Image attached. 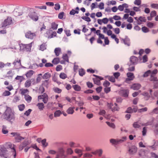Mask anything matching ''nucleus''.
<instances>
[{"label": "nucleus", "instance_id": "nucleus-1", "mask_svg": "<svg viewBox=\"0 0 158 158\" xmlns=\"http://www.w3.org/2000/svg\"><path fill=\"white\" fill-rule=\"evenodd\" d=\"M32 43L29 44H25L17 42L14 44V48L15 49H19L21 51L30 52L32 45Z\"/></svg>", "mask_w": 158, "mask_h": 158}, {"label": "nucleus", "instance_id": "nucleus-2", "mask_svg": "<svg viewBox=\"0 0 158 158\" xmlns=\"http://www.w3.org/2000/svg\"><path fill=\"white\" fill-rule=\"evenodd\" d=\"M4 118L7 120L10 121L15 119L14 111L10 108L7 107L3 115Z\"/></svg>", "mask_w": 158, "mask_h": 158}, {"label": "nucleus", "instance_id": "nucleus-3", "mask_svg": "<svg viewBox=\"0 0 158 158\" xmlns=\"http://www.w3.org/2000/svg\"><path fill=\"white\" fill-rule=\"evenodd\" d=\"M157 69H155L151 72V71L148 70L144 74V77H147L149 74H150L151 77V80L152 81H156L157 78L155 77V75L157 73Z\"/></svg>", "mask_w": 158, "mask_h": 158}, {"label": "nucleus", "instance_id": "nucleus-4", "mask_svg": "<svg viewBox=\"0 0 158 158\" xmlns=\"http://www.w3.org/2000/svg\"><path fill=\"white\" fill-rule=\"evenodd\" d=\"M67 54H63L62 56L63 60H62L60 61L61 64H64L65 62H69L68 55L70 56L71 54V52L70 51H68Z\"/></svg>", "mask_w": 158, "mask_h": 158}, {"label": "nucleus", "instance_id": "nucleus-5", "mask_svg": "<svg viewBox=\"0 0 158 158\" xmlns=\"http://www.w3.org/2000/svg\"><path fill=\"white\" fill-rule=\"evenodd\" d=\"M41 99H42L44 103H47L48 100V97L47 94L46 93H44L43 95L39 96L38 97V100Z\"/></svg>", "mask_w": 158, "mask_h": 158}, {"label": "nucleus", "instance_id": "nucleus-6", "mask_svg": "<svg viewBox=\"0 0 158 158\" xmlns=\"http://www.w3.org/2000/svg\"><path fill=\"white\" fill-rule=\"evenodd\" d=\"M12 23V20L10 17H8L2 23V27H5L11 24Z\"/></svg>", "mask_w": 158, "mask_h": 158}, {"label": "nucleus", "instance_id": "nucleus-7", "mask_svg": "<svg viewBox=\"0 0 158 158\" xmlns=\"http://www.w3.org/2000/svg\"><path fill=\"white\" fill-rule=\"evenodd\" d=\"M108 22L109 19L106 18H104L102 19H98L97 20L98 23L100 25H102V24H106L108 23Z\"/></svg>", "mask_w": 158, "mask_h": 158}, {"label": "nucleus", "instance_id": "nucleus-8", "mask_svg": "<svg viewBox=\"0 0 158 158\" xmlns=\"http://www.w3.org/2000/svg\"><path fill=\"white\" fill-rule=\"evenodd\" d=\"M11 134L15 137V139L17 141L19 142L24 139V138L20 136L19 134L17 133H11Z\"/></svg>", "mask_w": 158, "mask_h": 158}, {"label": "nucleus", "instance_id": "nucleus-9", "mask_svg": "<svg viewBox=\"0 0 158 158\" xmlns=\"http://www.w3.org/2000/svg\"><path fill=\"white\" fill-rule=\"evenodd\" d=\"M35 36V33H32L30 31L27 32L25 34L26 38L31 39H33Z\"/></svg>", "mask_w": 158, "mask_h": 158}, {"label": "nucleus", "instance_id": "nucleus-10", "mask_svg": "<svg viewBox=\"0 0 158 158\" xmlns=\"http://www.w3.org/2000/svg\"><path fill=\"white\" fill-rule=\"evenodd\" d=\"M102 29L103 30V32L104 33L107 34V35L108 36L111 35V33H112L111 30H108L107 27L105 26L103 27L102 28Z\"/></svg>", "mask_w": 158, "mask_h": 158}, {"label": "nucleus", "instance_id": "nucleus-11", "mask_svg": "<svg viewBox=\"0 0 158 158\" xmlns=\"http://www.w3.org/2000/svg\"><path fill=\"white\" fill-rule=\"evenodd\" d=\"M127 76L128 78H127L126 80V82H128V80H132L134 78V76L133 73H127Z\"/></svg>", "mask_w": 158, "mask_h": 158}, {"label": "nucleus", "instance_id": "nucleus-12", "mask_svg": "<svg viewBox=\"0 0 158 158\" xmlns=\"http://www.w3.org/2000/svg\"><path fill=\"white\" fill-rule=\"evenodd\" d=\"M108 106L110 107V108L113 111L118 110V107L117 105L115 103L110 105L109 104H108Z\"/></svg>", "mask_w": 158, "mask_h": 158}, {"label": "nucleus", "instance_id": "nucleus-13", "mask_svg": "<svg viewBox=\"0 0 158 158\" xmlns=\"http://www.w3.org/2000/svg\"><path fill=\"white\" fill-rule=\"evenodd\" d=\"M141 87V85L139 84H134L131 86V88L134 90H138Z\"/></svg>", "mask_w": 158, "mask_h": 158}, {"label": "nucleus", "instance_id": "nucleus-14", "mask_svg": "<svg viewBox=\"0 0 158 158\" xmlns=\"http://www.w3.org/2000/svg\"><path fill=\"white\" fill-rule=\"evenodd\" d=\"M137 148L135 146L131 147L129 150V152L131 154H133L135 153L137 151Z\"/></svg>", "mask_w": 158, "mask_h": 158}, {"label": "nucleus", "instance_id": "nucleus-15", "mask_svg": "<svg viewBox=\"0 0 158 158\" xmlns=\"http://www.w3.org/2000/svg\"><path fill=\"white\" fill-rule=\"evenodd\" d=\"M123 139L122 140H116L114 139H111L110 140V142L113 144H116L118 143V142H120L121 141H123L124 140H125L126 139V137H124L123 138Z\"/></svg>", "mask_w": 158, "mask_h": 158}, {"label": "nucleus", "instance_id": "nucleus-16", "mask_svg": "<svg viewBox=\"0 0 158 158\" xmlns=\"http://www.w3.org/2000/svg\"><path fill=\"white\" fill-rule=\"evenodd\" d=\"M34 73V71L32 70H30L27 72L25 75L27 78H30Z\"/></svg>", "mask_w": 158, "mask_h": 158}, {"label": "nucleus", "instance_id": "nucleus-17", "mask_svg": "<svg viewBox=\"0 0 158 158\" xmlns=\"http://www.w3.org/2000/svg\"><path fill=\"white\" fill-rule=\"evenodd\" d=\"M8 146L10 148L13 150V152L14 153V158H15L16 156L15 151V145L11 143H7Z\"/></svg>", "mask_w": 158, "mask_h": 158}, {"label": "nucleus", "instance_id": "nucleus-18", "mask_svg": "<svg viewBox=\"0 0 158 158\" xmlns=\"http://www.w3.org/2000/svg\"><path fill=\"white\" fill-rule=\"evenodd\" d=\"M8 146L10 148L13 150V152L14 153V158H15L16 156L15 151V145L11 143H7Z\"/></svg>", "mask_w": 158, "mask_h": 158}, {"label": "nucleus", "instance_id": "nucleus-19", "mask_svg": "<svg viewBox=\"0 0 158 158\" xmlns=\"http://www.w3.org/2000/svg\"><path fill=\"white\" fill-rule=\"evenodd\" d=\"M138 60L137 58L135 56H132L131 57L130 61L132 64L136 63Z\"/></svg>", "mask_w": 158, "mask_h": 158}, {"label": "nucleus", "instance_id": "nucleus-20", "mask_svg": "<svg viewBox=\"0 0 158 158\" xmlns=\"http://www.w3.org/2000/svg\"><path fill=\"white\" fill-rule=\"evenodd\" d=\"M54 52L56 56H58L61 52V49L60 48H57L54 50Z\"/></svg>", "mask_w": 158, "mask_h": 158}, {"label": "nucleus", "instance_id": "nucleus-21", "mask_svg": "<svg viewBox=\"0 0 158 158\" xmlns=\"http://www.w3.org/2000/svg\"><path fill=\"white\" fill-rule=\"evenodd\" d=\"M110 36L111 38L112 39H114L115 41L116 42L117 44H118L119 42V40L118 39L117 37L114 34H113L112 33H111V35H110Z\"/></svg>", "mask_w": 158, "mask_h": 158}, {"label": "nucleus", "instance_id": "nucleus-22", "mask_svg": "<svg viewBox=\"0 0 158 158\" xmlns=\"http://www.w3.org/2000/svg\"><path fill=\"white\" fill-rule=\"evenodd\" d=\"M79 9L78 7H77L76 8L75 10L73 9L70 12V14L71 15H74L75 14H78V11Z\"/></svg>", "mask_w": 158, "mask_h": 158}, {"label": "nucleus", "instance_id": "nucleus-23", "mask_svg": "<svg viewBox=\"0 0 158 158\" xmlns=\"http://www.w3.org/2000/svg\"><path fill=\"white\" fill-rule=\"evenodd\" d=\"M60 61V59L58 57L54 58L52 61V62L54 64H58Z\"/></svg>", "mask_w": 158, "mask_h": 158}, {"label": "nucleus", "instance_id": "nucleus-24", "mask_svg": "<svg viewBox=\"0 0 158 158\" xmlns=\"http://www.w3.org/2000/svg\"><path fill=\"white\" fill-rule=\"evenodd\" d=\"M75 152L78 154L79 157H80L82 155V151L79 149H76L75 150Z\"/></svg>", "mask_w": 158, "mask_h": 158}, {"label": "nucleus", "instance_id": "nucleus-25", "mask_svg": "<svg viewBox=\"0 0 158 158\" xmlns=\"http://www.w3.org/2000/svg\"><path fill=\"white\" fill-rule=\"evenodd\" d=\"M116 2L114 0L108 1L106 2L107 5L110 6L111 5H114L116 4Z\"/></svg>", "mask_w": 158, "mask_h": 158}, {"label": "nucleus", "instance_id": "nucleus-26", "mask_svg": "<svg viewBox=\"0 0 158 158\" xmlns=\"http://www.w3.org/2000/svg\"><path fill=\"white\" fill-rule=\"evenodd\" d=\"M74 107H69L67 110V113L68 114H72L74 112Z\"/></svg>", "mask_w": 158, "mask_h": 158}, {"label": "nucleus", "instance_id": "nucleus-27", "mask_svg": "<svg viewBox=\"0 0 158 158\" xmlns=\"http://www.w3.org/2000/svg\"><path fill=\"white\" fill-rule=\"evenodd\" d=\"M102 151L100 149L98 150H97L95 151L94 152H92V154H97L100 156L102 154Z\"/></svg>", "mask_w": 158, "mask_h": 158}, {"label": "nucleus", "instance_id": "nucleus-28", "mask_svg": "<svg viewBox=\"0 0 158 158\" xmlns=\"http://www.w3.org/2000/svg\"><path fill=\"white\" fill-rule=\"evenodd\" d=\"M25 105L23 104H22L18 106V107L19 110L20 111H22L24 110L25 108Z\"/></svg>", "mask_w": 158, "mask_h": 158}, {"label": "nucleus", "instance_id": "nucleus-29", "mask_svg": "<svg viewBox=\"0 0 158 158\" xmlns=\"http://www.w3.org/2000/svg\"><path fill=\"white\" fill-rule=\"evenodd\" d=\"M25 98L26 100L29 102L31 101L32 99L31 97L28 95H25Z\"/></svg>", "mask_w": 158, "mask_h": 158}, {"label": "nucleus", "instance_id": "nucleus-30", "mask_svg": "<svg viewBox=\"0 0 158 158\" xmlns=\"http://www.w3.org/2000/svg\"><path fill=\"white\" fill-rule=\"evenodd\" d=\"M58 26V25L55 22L52 23L51 24L52 28L54 30L57 29Z\"/></svg>", "mask_w": 158, "mask_h": 158}, {"label": "nucleus", "instance_id": "nucleus-31", "mask_svg": "<svg viewBox=\"0 0 158 158\" xmlns=\"http://www.w3.org/2000/svg\"><path fill=\"white\" fill-rule=\"evenodd\" d=\"M46 49V45L44 44H42L40 46V49L42 51H44Z\"/></svg>", "mask_w": 158, "mask_h": 158}, {"label": "nucleus", "instance_id": "nucleus-32", "mask_svg": "<svg viewBox=\"0 0 158 158\" xmlns=\"http://www.w3.org/2000/svg\"><path fill=\"white\" fill-rule=\"evenodd\" d=\"M74 89L76 91H79L81 90V88L80 86L78 85H75L73 86Z\"/></svg>", "mask_w": 158, "mask_h": 158}, {"label": "nucleus", "instance_id": "nucleus-33", "mask_svg": "<svg viewBox=\"0 0 158 158\" xmlns=\"http://www.w3.org/2000/svg\"><path fill=\"white\" fill-rule=\"evenodd\" d=\"M50 77V75L48 73H45L43 77V78L44 79H48Z\"/></svg>", "mask_w": 158, "mask_h": 158}, {"label": "nucleus", "instance_id": "nucleus-34", "mask_svg": "<svg viewBox=\"0 0 158 158\" xmlns=\"http://www.w3.org/2000/svg\"><path fill=\"white\" fill-rule=\"evenodd\" d=\"M123 96L124 97H127L128 96L129 91L128 90H124L123 91Z\"/></svg>", "mask_w": 158, "mask_h": 158}, {"label": "nucleus", "instance_id": "nucleus-35", "mask_svg": "<svg viewBox=\"0 0 158 158\" xmlns=\"http://www.w3.org/2000/svg\"><path fill=\"white\" fill-rule=\"evenodd\" d=\"M60 77L61 78L64 79L67 77V76L65 73H61L60 74Z\"/></svg>", "mask_w": 158, "mask_h": 158}, {"label": "nucleus", "instance_id": "nucleus-36", "mask_svg": "<svg viewBox=\"0 0 158 158\" xmlns=\"http://www.w3.org/2000/svg\"><path fill=\"white\" fill-rule=\"evenodd\" d=\"M37 106L38 107L39 109L41 110H42L44 108V105L42 103H38Z\"/></svg>", "mask_w": 158, "mask_h": 158}, {"label": "nucleus", "instance_id": "nucleus-37", "mask_svg": "<svg viewBox=\"0 0 158 158\" xmlns=\"http://www.w3.org/2000/svg\"><path fill=\"white\" fill-rule=\"evenodd\" d=\"M10 92L6 90L3 93L2 95L4 96H8L10 95Z\"/></svg>", "mask_w": 158, "mask_h": 158}, {"label": "nucleus", "instance_id": "nucleus-38", "mask_svg": "<svg viewBox=\"0 0 158 158\" xmlns=\"http://www.w3.org/2000/svg\"><path fill=\"white\" fill-rule=\"evenodd\" d=\"M85 72L84 70L83 69H80L79 71V74L81 76H83L85 74Z\"/></svg>", "mask_w": 158, "mask_h": 158}, {"label": "nucleus", "instance_id": "nucleus-39", "mask_svg": "<svg viewBox=\"0 0 158 158\" xmlns=\"http://www.w3.org/2000/svg\"><path fill=\"white\" fill-rule=\"evenodd\" d=\"M53 90L55 92L58 93H60L62 91L61 89L57 87L54 88Z\"/></svg>", "mask_w": 158, "mask_h": 158}, {"label": "nucleus", "instance_id": "nucleus-40", "mask_svg": "<svg viewBox=\"0 0 158 158\" xmlns=\"http://www.w3.org/2000/svg\"><path fill=\"white\" fill-rule=\"evenodd\" d=\"M31 81L30 80H28L26 81L25 84V86L26 87H29L31 85Z\"/></svg>", "mask_w": 158, "mask_h": 158}, {"label": "nucleus", "instance_id": "nucleus-41", "mask_svg": "<svg viewBox=\"0 0 158 158\" xmlns=\"http://www.w3.org/2000/svg\"><path fill=\"white\" fill-rule=\"evenodd\" d=\"M14 64L15 65H18V66H20L21 65V62L20 60L15 61Z\"/></svg>", "mask_w": 158, "mask_h": 158}, {"label": "nucleus", "instance_id": "nucleus-42", "mask_svg": "<svg viewBox=\"0 0 158 158\" xmlns=\"http://www.w3.org/2000/svg\"><path fill=\"white\" fill-rule=\"evenodd\" d=\"M104 4L103 2H100L98 5V7L101 10H102L104 9Z\"/></svg>", "mask_w": 158, "mask_h": 158}, {"label": "nucleus", "instance_id": "nucleus-43", "mask_svg": "<svg viewBox=\"0 0 158 158\" xmlns=\"http://www.w3.org/2000/svg\"><path fill=\"white\" fill-rule=\"evenodd\" d=\"M61 114V112L60 110H57L54 113V116L55 117H58Z\"/></svg>", "mask_w": 158, "mask_h": 158}, {"label": "nucleus", "instance_id": "nucleus-44", "mask_svg": "<svg viewBox=\"0 0 158 158\" xmlns=\"http://www.w3.org/2000/svg\"><path fill=\"white\" fill-rule=\"evenodd\" d=\"M81 18L87 22H90L91 21L90 18L87 16H82L81 17Z\"/></svg>", "mask_w": 158, "mask_h": 158}, {"label": "nucleus", "instance_id": "nucleus-45", "mask_svg": "<svg viewBox=\"0 0 158 158\" xmlns=\"http://www.w3.org/2000/svg\"><path fill=\"white\" fill-rule=\"evenodd\" d=\"M64 152L63 151L60 153V155L56 158H64L65 156L63 155Z\"/></svg>", "mask_w": 158, "mask_h": 158}, {"label": "nucleus", "instance_id": "nucleus-46", "mask_svg": "<svg viewBox=\"0 0 158 158\" xmlns=\"http://www.w3.org/2000/svg\"><path fill=\"white\" fill-rule=\"evenodd\" d=\"M114 33L117 34H119L120 32V30L118 28H116L114 29Z\"/></svg>", "mask_w": 158, "mask_h": 158}, {"label": "nucleus", "instance_id": "nucleus-47", "mask_svg": "<svg viewBox=\"0 0 158 158\" xmlns=\"http://www.w3.org/2000/svg\"><path fill=\"white\" fill-rule=\"evenodd\" d=\"M113 19L114 20H118L121 19V17L118 15H115L113 16Z\"/></svg>", "mask_w": 158, "mask_h": 158}, {"label": "nucleus", "instance_id": "nucleus-48", "mask_svg": "<svg viewBox=\"0 0 158 158\" xmlns=\"http://www.w3.org/2000/svg\"><path fill=\"white\" fill-rule=\"evenodd\" d=\"M62 69V67L60 65H59L56 66V71H60Z\"/></svg>", "mask_w": 158, "mask_h": 158}, {"label": "nucleus", "instance_id": "nucleus-49", "mask_svg": "<svg viewBox=\"0 0 158 158\" xmlns=\"http://www.w3.org/2000/svg\"><path fill=\"white\" fill-rule=\"evenodd\" d=\"M15 79L17 80H19L20 81H22L23 80V77L22 76H17L16 78Z\"/></svg>", "mask_w": 158, "mask_h": 158}, {"label": "nucleus", "instance_id": "nucleus-50", "mask_svg": "<svg viewBox=\"0 0 158 158\" xmlns=\"http://www.w3.org/2000/svg\"><path fill=\"white\" fill-rule=\"evenodd\" d=\"M104 42L106 45H108L109 43V41L107 37H106L104 39Z\"/></svg>", "mask_w": 158, "mask_h": 158}, {"label": "nucleus", "instance_id": "nucleus-51", "mask_svg": "<svg viewBox=\"0 0 158 158\" xmlns=\"http://www.w3.org/2000/svg\"><path fill=\"white\" fill-rule=\"evenodd\" d=\"M113 75L117 79L120 76V73L118 72L115 73H113Z\"/></svg>", "mask_w": 158, "mask_h": 158}, {"label": "nucleus", "instance_id": "nucleus-52", "mask_svg": "<svg viewBox=\"0 0 158 158\" xmlns=\"http://www.w3.org/2000/svg\"><path fill=\"white\" fill-rule=\"evenodd\" d=\"M54 8L56 10H59L60 8V6L59 4H56Z\"/></svg>", "mask_w": 158, "mask_h": 158}, {"label": "nucleus", "instance_id": "nucleus-53", "mask_svg": "<svg viewBox=\"0 0 158 158\" xmlns=\"http://www.w3.org/2000/svg\"><path fill=\"white\" fill-rule=\"evenodd\" d=\"M134 4L137 5H139L141 4V0H135L134 2Z\"/></svg>", "mask_w": 158, "mask_h": 158}, {"label": "nucleus", "instance_id": "nucleus-54", "mask_svg": "<svg viewBox=\"0 0 158 158\" xmlns=\"http://www.w3.org/2000/svg\"><path fill=\"white\" fill-rule=\"evenodd\" d=\"M64 16V13L63 12L60 13L58 15V18L60 19H62Z\"/></svg>", "mask_w": 158, "mask_h": 158}, {"label": "nucleus", "instance_id": "nucleus-55", "mask_svg": "<svg viewBox=\"0 0 158 158\" xmlns=\"http://www.w3.org/2000/svg\"><path fill=\"white\" fill-rule=\"evenodd\" d=\"M41 142L43 146L46 147L47 145V143L46 142V140L45 139H44L42 140Z\"/></svg>", "mask_w": 158, "mask_h": 158}, {"label": "nucleus", "instance_id": "nucleus-56", "mask_svg": "<svg viewBox=\"0 0 158 158\" xmlns=\"http://www.w3.org/2000/svg\"><path fill=\"white\" fill-rule=\"evenodd\" d=\"M133 126L134 128H138L140 127V125L137 122H135L133 124Z\"/></svg>", "mask_w": 158, "mask_h": 158}, {"label": "nucleus", "instance_id": "nucleus-57", "mask_svg": "<svg viewBox=\"0 0 158 158\" xmlns=\"http://www.w3.org/2000/svg\"><path fill=\"white\" fill-rule=\"evenodd\" d=\"M46 67H50L53 66V64L50 63H47L44 65Z\"/></svg>", "mask_w": 158, "mask_h": 158}, {"label": "nucleus", "instance_id": "nucleus-58", "mask_svg": "<svg viewBox=\"0 0 158 158\" xmlns=\"http://www.w3.org/2000/svg\"><path fill=\"white\" fill-rule=\"evenodd\" d=\"M36 7L39 9H44L46 10L47 8L46 6H38Z\"/></svg>", "mask_w": 158, "mask_h": 158}, {"label": "nucleus", "instance_id": "nucleus-59", "mask_svg": "<svg viewBox=\"0 0 158 158\" xmlns=\"http://www.w3.org/2000/svg\"><path fill=\"white\" fill-rule=\"evenodd\" d=\"M94 82L95 84L99 85L100 84V81L97 79H95L94 80Z\"/></svg>", "mask_w": 158, "mask_h": 158}, {"label": "nucleus", "instance_id": "nucleus-60", "mask_svg": "<svg viewBox=\"0 0 158 158\" xmlns=\"http://www.w3.org/2000/svg\"><path fill=\"white\" fill-rule=\"evenodd\" d=\"M151 6L152 8L155 9H158V4H151Z\"/></svg>", "mask_w": 158, "mask_h": 158}, {"label": "nucleus", "instance_id": "nucleus-61", "mask_svg": "<svg viewBox=\"0 0 158 158\" xmlns=\"http://www.w3.org/2000/svg\"><path fill=\"white\" fill-rule=\"evenodd\" d=\"M142 31L144 32H147L148 31V29L146 27H143L142 28Z\"/></svg>", "mask_w": 158, "mask_h": 158}, {"label": "nucleus", "instance_id": "nucleus-62", "mask_svg": "<svg viewBox=\"0 0 158 158\" xmlns=\"http://www.w3.org/2000/svg\"><path fill=\"white\" fill-rule=\"evenodd\" d=\"M6 88L9 91H11L14 89L13 86L11 85H10L9 86L6 87Z\"/></svg>", "mask_w": 158, "mask_h": 158}, {"label": "nucleus", "instance_id": "nucleus-63", "mask_svg": "<svg viewBox=\"0 0 158 158\" xmlns=\"http://www.w3.org/2000/svg\"><path fill=\"white\" fill-rule=\"evenodd\" d=\"M31 110L30 109L28 110L25 112L24 114L27 116H28L31 113Z\"/></svg>", "mask_w": 158, "mask_h": 158}, {"label": "nucleus", "instance_id": "nucleus-64", "mask_svg": "<svg viewBox=\"0 0 158 158\" xmlns=\"http://www.w3.org/2000/svg\"><path fill=\"white\" fill-rule=\"evenodd\" d=\"M156 15V12L155 11H153L151 12L150 15L151 17H153L155 16Z\"/></svg>", "mask_w": 158, "mask_h": 158}]
</instances>
